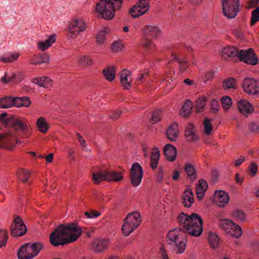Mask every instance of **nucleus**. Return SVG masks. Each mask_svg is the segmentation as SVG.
Masks as SVG:
<instances>
[{
	"instance_id": "obj_1",
	"label": "nucleus",
	"mask_w": 259,
	"mask_h": 259,
	"mask_svg": "<svg viewBox=\"0 0 259 259\" xmlns=\"http://www.w3.org/2000/svg\"><path fill=\"white\" fill-rule=\"evenodd\" d=\"M81 233V228L76 223L61 225L51 234L50 242L54 246L64 245L76 240Z\"/></svg>"
},
{
	"instance_id": "obj_2",
	"label": "nucleus",
	"mask_w": 259,
	"mask_h": 259,
	"mask_svg": "<svg viewBox=\"0 0 259 259\" xmlns=\"http://www.w3.org/2000/svg\"><path fill=\"white\" fill-rule=\"evenodd\" d=\"M9 123V129L0 133V149H13L15 146L14 135L19 132L25 133L28 129V120L25 117L11 116Z\"/></svg>"
},
{
	"instance_id": "obj_3",
	"label": "nucleus",
	"mask_w": 259,
	"mask_h": 259,
	"mask_svg": "<svg viewBox=\"0 0 259 259\" xmlns=\"http://www.w3.org/2000/svg\"><path fill=\"white\" fill-rule=\"evenodd\" d=\"M180 226L185 232H187L192 236H199L203 231V221L197 213H193L188 215L184 212L180 213L178 217Z\"/></svg>"
},
{
	"instance_id": "obj_4",
	"label": "nucleus",
	"mask_w": 259,
	"mask_h": 259,
	"mask_svg": "<svg viewBox=\"0 0 259 259\" xmlns=\"http://www.w3.org/2000/svg\"><path fill=\"white\" fill-rule=\"evenodd\" d=\"M122 4V0H101L96 4L95 11L103 19L111 20L115 11L121 8Z\"/></svg>"
},
{
	"instance_id": "obj_5",
	"label": "nucleus",
	"mask_w": 259,
	"mask_h": 259,
	"mask_svg": "<svg viewBox=\"0 0 259 259\" xmlns=\"http://www.w3.org/2000/svg\"><path fill=\"white\" fill-rule=\"evenodd\" d=\"M167 238L169 243L175 246L177 253L181 254L185 251L187 241L185 232L182 228L169 231Z\"/></svg>"
},
{
	"instance_id": "obj_6",
	"label": "nucleus",
	"mask_w": 259,
	"mask_h": 259,
	"mask_svg": "<svg viewBox=\"0 0 259 259\" xmlns=\"http://www.w3.org/2000/svg\"><path fill=\"white\" fill-rule=\"evenodd\" d=\"M141 215L139 212L134 211L128 213L124 220L122 226V232L123 235L128 236L135 230L141 223Z\"/></svg>"
},
{
	"instance_id": "obj_7",
	"label": "nucleus",
	"mask_w": 259,
	"mask_h": 259,
	"mask_svg": "<svg viewBox=\"0 0 259 259\" xmlns=\"http://www.w3.org/2000/svg\"><path fill=\"white\" fill-rule=\"evenodd\" d=\"M86 29L87 24L84 20L81 18H75L72 19L68 24L67 35L70 39H75Z\"/></svg>"
},
{
	"instance_id": "obj_8",
	"label": "nucleus",
	"mask_w": 259,
	"mask_h": 259,
	"mask_svg": "<svg viewBox=\"0 0 259 259\" xmlns=\"http://www.w3.org/2000/svg\"><path fill=\"white\" fill-rule=\"evenodd\" d=\"M42 246L40 242L26 244L20 248L17 254L18 257L19 259L32 258L38 254Z\"/></svg>"
},
{
	"instance_id": "obj_9",
	"label": "nucleus",
	"mask_w": 259,
	"mask_h": 259,
	"mask_svg": "<svg viewBox=\"0 0 259 259\" xmlns=\"http://www.w3.org/2000/svg\"><path fill=\"white\" fill-rule=\"evenodd\" d=\"M240 0H222L223 13L229 19H233L240 11Z\"/></svg>"
},
{
	"instance_id": "obj_10",
	"label": "nucleus",
	"mask_w": 259,
	"mask_h": 259,
	"mask_svg": "<svg viewBox=\"0 0 259 259\" xmlns=\"http://www.w3.org/2000/svg\"><path fill=\"white\" fill-rule=\"evenodd\" d=\"M220 224L225 232L233 237L239 238L242 234L241 227L231 220H222Z\"/></svg>"
},
{
	"instance_id": "obj_11",
	"label": "nucleus",
	"mask_w": 259,
	"mask_h": 259,
	"mask_svg": "<svg viewBox=\"0 0 259 259\" xmlns=\"http://www.w3.org/2000/svg\"><path fill=\"white\" fill-rule=\"evenodd\" d=\"M143 177V170L142 166L138 162L133 163L130 169V179L134 187L138 186Z\"/></svg>"
},
{
	"instance_id": "obj_12",
	"label": "nucleus",
	"mask_w": 259,
	"mask_h": 259,
	"mask_svg": "<svg viewBox=\"0 0 259 259\" xmlns=\"http://www.w3.org/2000/svg\"><path fill=\"white\" fill-rule=\"evenodd\" d=\"M242 88L243 91L248 95H259V81L252 78H245L242 83Z\"/></svg>"
},
{
	"instance_id": "obj_13",
	"label": "nucleus",
	"mask_w": 259,
	"mask_h": 259,
	"mask_svg": "<svg viewBox=\"0 0 259 259\" xmlns=\"http://www.w3.org/2000/svg\"><path fill=\"white\" fill-rule=\"evenodd\" d=\"M238 58L240 61L251 65H256L258 61L256 55L252 49L240 50Z\"/></svg>"
},
{
	"instance_id": "obj_14",
	"label": "nucleus",
	"mask_w": 259,
	"mask_h": 259,
	"mask_svg": "<svg viewBox=\"0 0 259 259\" xmlns=\"http://www.w3.org/2000/svg\"><path fill=\"white\" fill-rule=\"evenodd\" d=\"M11 231L14 237L23 235L26 232V227L19 217L16 218L13 221L11 226Z\"/></svg>"
},
{
	"instance_id": "obj_15",
	"label": "nucleus",
	"mask_w": 259,
	"mask_h": 259,
	"mask_svg": "<svg viewBox=\"0 0 259 259\" xmlns=\"http://www.w3.org/2000/svg\"><path fill=\"white\" fill-rule=\"evenodd\" d=\"M142 31L145 38H156L161 33L160 28L155 24H148L144 26Z\"/></svg>"
},
{
	"instance_id": "obj_16",
	"label": "nucleus",
	"mask_w": 259,
	"mask_h": 259,
	"mask_svg": "<svg viewBox=\"0 0 259 259\" xmlns=\"http://www.w3.org/2000/svg\"><path fill=\"white\" fill-rule=\"evenodd\" d=\"M149 3H145L140 1L130 10V13L133 17L137 18L146 13L149 9Z\"/></svg>"
},
{
	"instance_id": "obj_17",
	"label": "nucleus",
	"mask_w": 259,
	"mask_h": 259,
	"mask_svg": "<svg viewBox=\"0 0 259 259\" xmlns=\"http://www.w3.org/2000/svg\"><path fill=\"white\" fill-rule=\"evenodd\" d=\"M237 107L240 113L247 116L254 112L252 105L246 99H241L237 103Z\"/></svg>"
},
{
	"instance_id": "obj_18",
	"label": "nucleus",
	"mask_w": 259,
	"mask_h": 259,
	"mask_svg": "<svg viewBox=\"0 0 259 259\" xmlns=\"http://www.w3.org/2000/svg\"><path fill=\"white\" fill-rule=\"evenodd\" d=\"M120 80L121 84L124 90H130L132 82L131 72L127 69L121 70L120 72Z\"/></svg>"
},
{
	"instance_id": "obj_19",
	"label": "nucleus",
	"mask_w": 259,
	"mask_h": 259,
	"mask_svg": "<svg viewBox=\"0 0 259 259\" xmlns=\"http://www.w3.org/2000/svg\"><path fill=\"white\" fill-rule=\"evenodd\" d=\"M56 36L55 34H50L47 36L45 40H40L37 43V48L41 51L48 50L52 45L55 42Z\"/></svg>"
},
{
	"instance_id": "obj_20",
	"label": "nucleus",
	"mask_w": 259,
	"mask_h": 259,
	"mask_svg": "<svg viewBox=\"0 0 259 259\" xmlns=\"http://www.w3.org/2000/svg\"><path fill=\"white\" fill-rule=\"evenodd\" d=\"M214 197L216 204L221 207L227 205L230 200L228 193L223 190L216 191Z\"/></svg>"
},
{
	"instance_id": "obj_21",
	"label": "nucleus",
	"mask_w": 259,
	"mask_h": 259,
	"mask_svg": "<svg viewBox=\"0 0 259 259\" xmlns=\"http://www.w3.org/2000/svg\"><path fill=\"white\" fill-rule=\"evenodd\" d=\"M185 137L190 142H195L198 140V135L192 123H189L186 126Z\"/></svg>"
},
{
	"instance_id": "obj_22",
	"label": "nucleus",
	"mask_w": 259,
	"mask_h": 259,
	"mask_svg": "<svg viewBox=\"0 0 259 259\" xmlns=\"http://www.w3.org/2000/svg\"><path fill=\"white\" fill-rule=\"evenodd\" d=\"M163 152L167 160L169 161H174L177 155L176 148L171 144H167L164 147Z\"/></svg>"
},
{
	"instance_id": "obj_23",
	"label": "nucleus",
	"mask_w": 259,
	"mask_h": 259,
	"mask_svg": "<svg viewBox=\"0 0 259 259\" xmlns=\"http://www.w3.org/2000/svg\"><path fill=\"white\" fill-rule=\"evenodd\" d=\"M35 123L37 129L41 133L46 134L50 128V124L45 117H39Z\"/></svg>"
},
{
	"instance_id": "obj_24",
	"label": "nucleus",
	"mask_w": 259,
	"mask_h": 259,
	"mask_svg": "<svg viewBox=\"0 0 259 259\" xmlns=\"http://www.w3.org/2000/svg\"><path fill=\"white\" fill-rule=\"evenodd\" d=\"M166 137L171 141H175L179 135L178 124L174 123L170 124L166 132Z\"/></svg>"
},
{
	"instance_id": "obj_25",
	"label": "nucleus",
	"mask_w": 259,
	"mask_h": 259,
	"mask_svg": "<svg viewBox=\"0 0 259 259\" xmlns=\"http://www.w3.org/2000/svg\"><path fill=\"white\" fill-rule=\"evenodd\" d=\"M182 204L185 207H190L194 202V196L190 189H187L184 192L182 196Z\"/></svg>"
},
{
	"instance_id": "obj_26",
	"label": "nucleus",
	"mask_w": 259,
	"mask_h": 259,
	"mask_svg": "<svg viewBox=\"0 0 259 259\" xmlns=\"http://www.w3.org/2000/svg\"><path fill=\"white\" fill-rule=\"evenodd\" d=\"M50 55L45 53L40 55L33 56L30 60V63L32 64L37 65L48 63L50 62Z\"/></svg>"
},
{
	"instance_id": "obj_27",
	"label": "nucleus",
	"mask_w": 259,
	"mask_h": 259,
	"mask_svg": "<svg viewBox=\"0 0 259 259\" xmlns=\"http://www.w3.org/2000/svg\"><path fill=\"white\" fill-rule=\"evenodd\" d=\"M239 51L233 46H227L223 48L221 51L222 56L225 58L238 57Z\"/></svg>"
},
{
	"instance_id": "obj_28",
	"label": "nucleus",
	"mask_w": 259,
	"mask_h": 259,
	"mask_svg": "<svg viewBox=\"0 0 259 259\" xmlns=\"http://www.w3.org/2000/svg\"><path fill=\"white\" fill-rule=\"evenodd\" d=\"M110 244V241L106 239H96L93 243L94 249L96 252H100L106 250Z\"/></svg>"
},
{
	"instance_id": "obj_29",
	"label": "nucleus",
	"mask_w": 259,
	"mask_h": 259,
	"mask_svg": "<svg viewBox=\"0 0 259 259\" xmlns=\"http://www.w3.org/2000/svg\"><path fill=\"white\" fill-rule=\"evenodd\" d=\"M208 188L207 182L204 180H200L196 185V194L197 198L201 200Z\"/></svg>"
},
{
	"instance_id": "obj_30",
	"label": "nucleus",
	"mask_w": 259,
	"mask_h": 259,
	"mask_svg": "<svg viewBox=\"0 0 259 259\" xmlns=\"http://www.w3.org/2000/svg\"><path fill=\"white\" fill-rule=\"evenodd\" d=\"M20 75L21 77L18 79V80H22L24 78V75L22 72L14 73L12 71H9L5 73V75L1 79V81L5 83H8L10 81L14 80L15 77Z\"/></svg>"
},
{
	"instance_id": "obj_31",
	"label": "nucleus",
	"mask_w": 259,
	"mask_h": 259,
	"mask_svg": "<svg viewBox=\"0 0 259 259\" xmlns=\"http://www.w3.org/2000/svg\"><path fill=\"white\" fill-rule=\"evenodd\" d=\"M33 82L40 87L47 89L52 85V79L46 76L36 77L33 79Z\"/></svg>"
},
{
	"instance_id": "obj_32",
	"label": "nucleus",
	"mask_w": 259,
	"mask_h": 259,
	"mask_svg": "<svg viewBox=\"0 0 259 259\" xmlns=\"http://www.w3.org/2000/svg\"><path fill=\"white\" fill-rule=\"evenodd\" d=\"M107 181L118 182L123 179V174L115 170H107Z\"/></svg>"
},
{
	"instance_id": "obj_33",
	"label": "nucleus",
	"mask_w": 259,
	"mask_h": 259,
	"mask_svg": "<svg viewBox=\"0 0 259 259\" xmlns=\"http://www.w3.org/2000/svg\"><path fill=\"white\" fill-rule=\"evenodd\" d=\"M160 155V151L157 147L152 149L150 157V166L152 169H155L157 166Z\"/></svg>"
},
{
	"instance_id": "obj_34",
	"label": "nucleus",
	"mask_w": 259,
	"mask_h": 259,
	"mask_svg": "<svg viewBox=\"0 0 259 259\" xmlns=\"http://www.w3.org/2000/svg\"><path fill=\"white\" fill-rule=\"evenodd\" d=\"M14 106L16 107H27L31 104V101L27 97L13 98Z\"/></svg>"
},
{
	"instance_id": "obj_35",
	"label": "nucleus",
	"mask_w": 259,
	"mask_h": 259,
	"mask_svg": "<svg viewBox=\"0 0 259 259\" xmlns=\"http://www.w3.org/2000/svg\"><path fill=\"white\" fill-rule=\"evenodd\" d=\"M116 68L114 66H109L103 71L104 77L109 81H112L115 77Z\"/></svg>"
},
{
	"instance_id": "obj_36",
	"label": "nucleus",
	"mask_w": 259,
	"mask_h": 259,
	"mask_svg": "<svg viewBox=\"0 0 259 259\" xmlns=\"http://www.w3.org/2000/svg\"><path fill=\"white\" fill-rule=\"evenodd\" d=\"M231 217L237 222H243L246 221V216L244 212L240 209H235L232 211Z\"/></svg>"
},
{
	"instance_id": "obj_37",
	"label": "nucleus",
	"mask_w": 259,
	"mask_h": 259,
	"mask_svg": "<svg viewBox=\"0 0 259 259\" xmlns=\"http://www.w3.org/2000/svg\"><path fill=\"white\" fill-rule=\"evenodd\" d=\"M30 175V171L24 168L19 169L16 172L17 178L23 183H25L28 181Z\"/></svg>"
},
{
	"instance_id": "obj_38",
	"label": "nucleus",
	"mask_w": 259,
	"mask_h": 259,
	"mask_svg": "<svg viewBox=\"0 0 259 259\" xmlns=\"http://www.w3.org/2000/svg\"><path fill=\"white\" fill-rule=\"evenodd\" d=\"M107 170L100 171L93 174V181L95 184H99L102 181H107Z\"/></svg>"
},
{
	"instance_id": "obj_39",
	"label": "nucleus",
	"mask_w": 259,
	"mask_h": 259,
	"mask_svg": "<svg viewBox=\"0 0 259 259\" xmlns=\"http://www.w3.org/2000/svg\"><path fill=\"white\" fill-rule=\"evenodd\" d=\"M208 242L210 247L212 249L218 248L220 245V239L218 235L213 232L208 233Z\"/></svg>"
},
{
	"instance_id": "obj_40",
	"label": "nucleus",
	"mask_w": 259,
	"mask_h": 259,
	"mask_svg": "<svg viewBox=\"0 0 259 259\" xmlns=\"http://www.w3.org/2000/svg\"><path fill=\"white\" fill-rule=\"evenodd\" d=\"M14 106L13 98L6 97L0 98V108H9Z\"/></svg>"
},
{
	"instance_id": "obj_41",
	"label": "nucleus",
	"mask_w": 259,
	"mask_h": 259,
	"mask_svg": "<svg viewBox=\"0 0 259 259\" xmlns=\"http://www.w3.org/2000/svg\"><path fill=\"white\" fill-rule=\"evenodd\" d=\"M193 107V103L191 101L188 100L186 101L181 111V114L184 117H187L191 112Z\"/></svg>"
},
{
	"instance_id": "obj_42",
	"label": "nucleus",
	"mask_w": 259,
	"mask_h": 259,
	"mask_svg": "<svg viewBox=\"0 0 259 259\" xmlns=\"http://www.w3.org/2000/svg\"><path fill=\"white\" fill-rule=\"evenodd\" d=\"M223 87L226 90L236 89L237 87L236 81L233 77L226 78L223 81Z\"/></svg>"
},
{
	"instance_id": "obj_43",
	"label": "nucleus",
	"mask_w": 259,
	"mask_h": 259,
	"mask_svg": "<svg viewBox=\"0 0 259 259\" xmlns=\"http://www.w3.org/2000/svg\"><path fill=\"white\" fill-rule=\"evenodd\" d=\"M171 57L172 58L171 60L176 61L179 63L181 71H184L187 69L188 67V62L180 58L176 54H172Z\"/></svg>"
},
{
	"instance_id": "obj_44",
	"label": "nucleus",
	"mask_w": 259,
	"mask_h": 259,
	"mask_svg": "<svg viewBox=\"0 0 259 259\" xmlns=\"http://www.w3.org/2000/svg\"><path fill=\"white\" fill-rule=\"evenodd\" d=\"M206 98L201 97L199 98L196 102V110L197 112H201L204 110L206 105Z\"/></svg>"
},
{
	"instance_id": "obj_45",
	"label": "nucleus",
	"mask_w": 259,
	"mask_h": 259,
	"mask_svg": "<svg viewBox=\"0 0 259 259\" xmlns=\"http://www.w3.org/2000/svg\"><path fill=\"white\" fill-rule=\"evenodd\" d=\"M19 56L18 53H14L10 55L2 57L0 58V60L5 63H10L17 60Z\"/></svg>"
},
{
	"instance_id": "obj_46",
	"label": "nucleus",
	"mask_w": 259,
	"mask_h": 259,
	"mask_svg": "<svg viewBox=\"0 0 259 259\" xmlns=\"http://www.w3.org/2000/svg\"><path fill=\"white\" fill-rule=\"evenodd\" d=\"M185 171L190 179L193 180L196 178V172L192 165L190 164H187L186 165Z\"/></svg>"
},
{
	"instance_id": "obj_47",
	"label": "nucleus",
	"mask_w": 259,
	"mask_h": 259,
	"mask_svg": "<svg viewBox=\"0 0 259 259\" xmlns=\"http://www.w3.org/2000/svg\"><path fill=\"white\" fill-rule=\"evenodd\" d=\"M78 62L84 66H91L93 64V60L88 55H82L79 58Z\"/></svg>"
},
{
	"instance_id": "obj_48",
	"label": "nucleus",
	"mask_w": 259,
	"mask_h": 259,
	"mask_svg": "<svg viewBox=\"0 0 259 259\" xmlns=\"http://www.w3.org/2000/svg\"><path fill=\"white\" fill-rule=\"evenodd\" d=\"M8 239V234L5 230H0V248L6 246Z\"/></svg>"
},
{
	"instance_id": "obj_49",
	"label": "nucleus",
	"mask_w": 259,
	"mask_h": 259,
	"mask_svg": "<svg viewBox=\"0 0 259 259\" xmlns=\"http://www.w3.org/2000/svg\"><path fill=\"white\" fill-rule=\"evenodd\" d=\"M223 107L225 110L229 109L232 105L231 98L229 96H224L221 100Z\"/></svg>"
},
{
	"instance_id": "obj_50",
	"label": "nucleus",
	"mask_w": 259,
	"mask_h": 259,
	"mask_svg": "<svg viewBox=\"0 0 259 259\" xmlns=\"http://www.w3.org/2000/svg\"><path fill=\"white\" fill-rule=\"evenodd\" d=\"M203 125L204 133L207 135H210L212 130L211 120L208 118L205 119L203 122Z\"/></svg>"
},
{
	"instance_id": "obj_51",
	"label": "nucleus",
	"mask_w": 259,
	"mask_h": 259,
	"mask_svg": "<svg viewBox=\"0 0 259 259\" xmlns=\"http://www.w3.org/2000/svg\"><path fill=\"white\" fill-rule=\"evenodd\" d=\"M258 21H259V7L251 12L250 25H254Z\"/></svg>"
},
{
	"instance_id": "obj_52",
	"label": "nucleus",
	"mask_w": 259,
	"mask_h": 259,
	"mask_svg": "<svg viewBox=\"0 0 259 259\" xmlns=\"http://www.w3.org/2000/svg\"><path fill=\"white\" fill-rule=\"evenodd\" d=\"M106 41V32L101 31L98 32L96 36V42L100 45H103Z\"/></svg>"
},
{
	"instance_id": "obj_53",
	"label": "nucleus",
	"mask_w": 259,
	"mask_h": 259,
	"mask_svg": "<svg viewBox=\"0 0 259 259\" xmlns=\"http://www.w3.org/2000/svg\"><path fill=\"white\" fill-rule=\"evenodd\" d=\"M11 115L8 116L7 114L5 112L0 114V123H3L6 126L9 127L10 125L9 121L11 120Z\"/></svg>"
},
{
	"instance_id": "obj_54",
	"label": "nucleus",
	"mask_w": 259,
	"mask_h": 259,
	"mask_svg": "<svg viewBox=\"0 0 259 259\" xmlns=\"http://www.w3.org/2000/svg\"><path fill=\"white\" fill-rule=\"evenodd\" d=\"M123 45L119 41H114L111 46V50L113 52L117 53L121 51L123 49Z\"/></svg>"
},
{
	"instance_id": "obj_55",
	"label": "nucleus",
	"mask_w": 259,
	"mask_h": 259,
	"mask_svg": "<svg viewBox=\"0 0 259 259\" xmlns=\"http://www.w3.org/2000/svg\"><path fill=\"white\" fill-rule=\"evenodd\" d=\"M150 38H145L142 43V46L147 50H152L155 48V45Z\"/></svg>"
},
{
	"instance_id": "obj_56",
	"label": "nucleus",
	"mask_w": 259,
	"mask_h": 259,
	"mask_svg": "<svg viewBox=\"0 0 259 259\" xmlns=\"http://www.w3.org/2000/svg\"><path fill=\"white\" fill-rule=\"evenodd\" d=\"M161 112L160 110H157L153 112L152 115V120L153 123H157L160 121Z\"/></svg>"
},
{
	"instance_id": "obj_57",
	"label": "nucleus",
	"mask_w": 259,
	"mask_h": 259,
	"mask_svg": "<svg viewBox=\"0 0 259 259\" xmlns=\"http://www.w3.org/2000/svg\"><path fill=\"white\" fill-rule=\"evenodd\" d=\"M164 176V170L161 168L159 167L158 168L157 173H156V181L158 183H161L163 181Z\"/></svg>"
},
{
	"instance_id": "obj_58",
	"label": "nucleus",
	"mask_w": 259,
	"mask_h": 259,
	"mask_svg": "<svg viewBox=\"0 0 259 259\" xmlns=\"http://www.w3.org/2000/svg\"><path fill=\"white\" fill-rule=\"evenodd\" d=\"M101 215L100 212L98 211H92L91 212H85V215L88 219H94Z\"/></svg>"
},
{
	"instance_id": "obj_59",
	"label": "nucleus",
	"mask_w": 259,
	"mask_h": 259,
	"mask_svg": "<svg viewBox=\"0 0 259 259\" xmlns=\"http://www.w3.org/2000/svg\"><path fill=\"white\" fill-rule=\"evenodd\" d=\"M165 82L168 90L172 89L176 84V82L172 81L171 78L169 77L165 79Z\"/></svg>"
},
{
	"instance_id": "obj_60",
	"label": "nucleus",
	"mask_w": 259,
	"mask_h": 259,
	"mask_svg": "<svg viewBox=\"0 0 259 259\" xmlns=\"http://www.w3.org/2000/svg\"><path fill=\"white\" fill-rule=\"evenodd\" d=\"M214 77V72L212 71L206 72L204 77V82L211 81Z\"/></svg>"
},
{
	"instance_id": "obj_61",
	"label": "nucleus",
	"mask_w": 259,
	"mask_h": 259,
	"mask_svg": "<svg viewBox=\"0 0 259 259\" xmlns=\"http://www.w3.org/2000/svg\"><path fill=\"white\" fill-rule=\"evenodd\" d=\"M210 106L213 112H217L219 109V102L216 100H212L210 103Z\"/></svg>"
},
{
	"instance_id": "obj_62",
	"label": "nucleus",
	"mask_w": 259,
	"mask_h": 259,
	"mask_svg": "<svg viewBox=\"0 0 259 259\" xmlns=\"http://www.w3.org/2000/svg\"><path fill=\"white\" fill-rule=\"evenodd\" d=\"M249 170L252 172L253 176H254L257 171V166L256 163H252L249 166Z\"/></svg>"
},
{
	"instance_id": "obj_63",
	"label": "nucleus",
	"mask_w": 259,
	"mask_h": 259,
	"mask_svg": "<svg viewBox=\"0 0 259 259\" xmlns=\"http://www.w3.org/2000/svg\"><path fill=\"white\" fill-rule=\"evenodd\" d=\"M250 130L252 132L259 131V124L256 123H252L249 125Z\"/></svg>"
},
{
	"instance_id": "obj_64",
	"label": "nucleus",
	"mask_w": 259,
	"mask_h": 259,
	"mask_svg": "<svg viewBox=\"0 0 259 259\" xmlns=\"http://www.w3.org/2000/svg\"><path fill=\"white\" fill-rule=\"evenodd\" d=\"M188 1L192 6H198L202 4L204 0H188Z\"/></svg>"
}]
</instances>
